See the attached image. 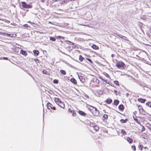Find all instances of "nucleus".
I'll use <instances>...</instances> for the list:
<instances>
[{
  "instance_id": "nucleus-1",
  "label": "nucleus",
  "mask_w": 151,
  "mask_h": 151,
  "mask_svg": "<svg viewBox=\"0 0 151 151\" xmlns=\"http://www.w3.org/2000/svg\"><path fill=\"white\" fill-rule=\"evenodd\" d=\"M116 66L119 68L124 69V68L125 67V64L122 62L119 61L117 62Z\"/></svg>"
},
{
  "instance_id": "nucleus-2",
  "label": "nucleus",
  "mask_w": 151,
  "mask_h": 151,
  "mask_svg": "<svg viewBox=\"0 0 151 151\" xmlns=\"http://www.w3.org/2000/svg\"><path fill=\"white\" fill-rule=\"evenodd\" d=\"M91 108L90 109V110H92L93 113L96 116H98L99 115V111L97 109V108L92 106H90Z\"/></svg>"
},
{
  "instance_id": "nucleus-3",
  "label": "nucleus",
  "mask_w": 151,
  "mask_h": 151,
  "mask_svg": "<svg viewBox=\"0 0 151 151\" xmlns=\"http://www.w3.org/2000/svg\"><path fill=\"white\" fill-rule=\"evenodd\" d=\"M22 6L23 8H31L32 6L30 5L27 4L25 2H22Z\"/></svg>"
},
{
  "instance_id": "nucleus-4",
  "label": "nucleus",
  "mask_w": 151,
  "mask_h": 151,
  "mask_svg": "<svg viewBox=\"0 0 151 151\" xmlns=\"http://www.w3.org/2000/svg\"><path fill=\"white\" fill-rule=\"evenodd\" d=\"M47 107L49 109H50V108H51V109L53 110L56 109L55 107H54L53 105L49 102L47 103Z\"/></svg>"
},
{
  "instance_id": "nucleus-5",
  "label": "nucleus",
  "mask_w": 151,
  "mask_h": 151,
  "mask_svg": "<svg viewBox=\"0 0 151 151\" xmlns=\"http://www.w3.org/2000/svg\"><path fill=\"white\" fill-rule=\"evenodd\" d=\"M1 35H3L4 36H8L9 37H12L13 34H9L6 33L1 32Z\"/></svg>"
},
{
  "instance_id": "nucleus-6",
  "label": "nucleus",
  "mask_w": 151,
  "mask_h": 151,
  "mask_svg": "<svg viewBox=\"0 0 151 151\" xmlns=\"http://www.w3.org/2000/svg\"><path fill=\"white\" fill-rule=\"evenodd\" d=\"M54 101L55 102L58 104H60L62 101L61 100L58 98H55L54 99Z\"/></svg>"
},
{
  "instance_id": "nucleus-7",
  "label": "nucleus",
  "mask_w": 151,
  "mask_h": 151,
  "mask_svg": "<svg viewBox=\"0 0 151 151\" xmlns=\"http://www.w3.org/2000/svg\"><path fill=\"white\" fill-rule=\"evenodd\" d=\"M78 77L80 80L83 83L85 81V79L84 78V77L82 76H78Z\"/></svg>"
},
{
  "instance_id": "nucleus-8",
  "label": "nucleus",
  "mask_w": 151,
  "mask_h": 151,
  "mask_svg": "<svg viewBox=\"0 0 151 151\" xmlns=\"http://www.w3.org/2000/svg\"><path fill=\"white\" fill-rule=\"evenodd\" d=\"M138 101L139 102L142 103H144L146 101V100L145 99H143L142 98H139L138 99Z\"/></svg>"
},
{
  "instance_id": "nucleus-9",
  "label": "nucleus",
  "mask_w": 151,
  "mask_h": 151,
  "mask_svg": "<svg viewBox=\"0 0 151 151\" xmlns=\"http://www.w3.org/2000/svg\"><path fill=\"white\" fill-rule=\"evenodd\" d=\"M20 53L24 55V56H26L27 55V52L23 50H21Z\"/></svg>"
},
{
  "instance_id": "nucleus-10",
  "label": "nucleus",
  "mask_w": 151,
  "mask_h": 151,
  "mask_svg": "<svg viewBox=\"0 0 151 151\" xmlns=\"http://www.w3.org/2000/svg\"><path fill=\"white\" fill-rule=\"evenodd\" d=\"M59 106H60V107L64 109L65 108V105L64 103L62 102H61L59 104H58Z\"/></svg>"
},
{
  "instance_id": "nucleus-11",
  "label": "nucleus",
  "mask_w": 151,
  "mask_h": 151,
  "mask_svg": "<svg viewBox=\"0 0 151 151\" xmlns=\"http://www.w3.org/2000/svg\"><path fill=\"white\" fill-rule=\"evenodd\" d=\"M70 81L74 84H77V81L74 78H72L70 79Z\"/></svg>"
},
{
  "instance_id": "nucleus-12",
  "label": "nucleus",
  "mask_w": 151,
  "mask_h": 151,
  "mask_svg": "<svg viewBox=\"0 0 151 151\" xmlns=\"http://www.w3.org/2000/svg\"><path fill=\"white\" fill-rule=\"evenodd\" d=\"M127 140L129 143H132L133 141L132 139L129 137L127 138Z\"/></svg>"
},
{
  "instance_id": "nucleus-13",
  "label": "nucleus",
  "mask_w": 151,
  "mask_h": 151,
  "mask_svg": "<svg viewBox=\"0 0 151 151\" xmlns=\"http://www.w3.org/2000/svg\"><path fill=\"white\" fill-rule=\"evenodd\" d=\"M119 109L121 111L124 110V106L122 104H121L119 106Z\"/></svg>"
},
{
  "instance_id": "nucleus-14",
  "label": "nucleus",
  "mask_w": 151,
  "mask_h": 151,
  "mask_svg": "<svg viewBox=\"0 0 151 151\" xmlns=\"http://www.w3.org/2000/svg\"><path fill=\"white\" fill-rule=\"evenodd\" d=\"M33 53L36 56H37L39 54V52L37 50H34L33 51Z\"/></svg>"
},
{
  "instance_id": "nucleus-15",
  "label": "nucleus",
  "mask_w": 151,
  "mask_h": 151,
  "mask_svg": "<svg viewBox=\"0 0 151 151\" xmlns=\"http://www.w3.org/2000/svg\"><path fill=\"white\" fill-rule=\"evenodd\" d=\"M78 113L81 115L83 116H85L86 114V113L85 112L81 111H78Z\"/></svg>"
},
{
  "instance_id": "nucleus-16",
  "label": "nucleus",
  "mask_w": 151,
  "mask_h": 151,
  "mask_svg": "<svg viewBox=\"0 0 151 151\" xmlns=\"http://www.w3.org/2000/svg\"><path fill=\"white\" fill-rule=\"evenodd\" d=\"M99 127L97 125L94 126L93 127V129L96 131H98L99 130Z\"/></svg>"
},
{
  "instance_id": "nucleus-17",
  "label": "nucleus",
  "mask_w": 151,
  "mask_h": 151,
  "mask_svg": "<svg viewBox=\"0 0 151 151\" xmlns=\"http://www.w3.org/2000/svg\"><path fill=\"white\" fill-rule=\"evenodd\" d=\"M92 47L95 50L98 49H99V47L95 45H93L92 46Z\"/></svg>"
},
{
  "instance_id": "nucleus-18",
  "label": "nucleus",
  "mask_w": 151,
  "mask_h": 151,
  "mask_svg": "<svg viewBox=\"0 0 151 151\" xmlns=\"http://www.w3.org/2000/svg\"><path fill=\"white\" fill-rule=\"evenodd\" d=\"M112 102V100L110 99H107L106 101V102L109 104H110Z\"/></svg>"
},
{
  "instance_id": "nucleus-19",
  "label": "nucleus",
  "mask_w": 151,
  "mask_h": 151,
  "mask_svg": "<svg viewBox=\"0 0 151 151\" xmlns=\"http://www.w3.org/2000/svg\"><path fill=\"white\" fill-rule=\"evenodd\" d=\"M119 102V101L117 100H115L114 102V104L116 106H117Z\"/></svg>"
},
{
  "instance_id": "nucleus-20",
  "label": "nucleus",
  "mask_w": 151,
  "mask_h": 151,
  "mask_svg": "<svg viewBox=\"0 0 151 151\" xmlns=\"http://www.w3.org/2000/svg\"><path fill=\"white\" fill-rule=\"evenodd\" d=\"M127 121V119H126L125 120L123 119H121L120 120V121L121 123H124L126 122Z\"/></svg>"
},
{
  "instance_id": "nucleus-21",
  "label": "nucleus",
  "mask_w": 151,
  "mask_h": 151,
  "mask_svg": "<svg viewBox=\"0 0 151 151\" xmlns=\"http://www.w3.org/2000/svg\"><path fill=\"white\" fill-rule=\"evenodd\" d=\"M121 132L124 135H125L126 134V132L123 129H121Z\"/></svg>"
},
{
  "instance_id": "nucleus-22",
  "label": "nucleus",
  "mask_w": 151,
  "mask_h": 151,
  "mask_svg": "<svg viewBox=\"0 0 151 151\" xmlns=\"http://www.w3.org/2000/svg\"><path fill=\"white\" fill-rule=\"evenodd\" d=\"M60 72L63 75H65L66 74L65 71L63 70H60Z\"/></svg>"
},
{
  "instance_id": "nucleus-23",
  "label": "nucleus",
  "mask_w": 151,
  "mask_h": 151,
  "mask_svg": "<svg viewBox=\"0 0 151 151\" xmlns=\"http://www.w3.org/2000/svg\"><path fill=\"white\" fill-rule=\"evenodd\" d=\"M84 59V58L82 57L81 55H80L79 56V60L81 61H83Z\"/></svg>"
},
{
  "instance_id": "nucleus-24",
  "label": "nucleus",
  "mask_w": 151,
  "mask_h": 151,
  "mask_svg": "<svg viewBox=\"0 0 151 151\" xmlns=\"http://www.w3.org/2000/svg\"><path fill=\"white\" fill-rule=\"evenodd\" d=\"M146 105L151 108V102H148L146 104Z\"/></svg>"
},
{
  "instance_id": "nucleus-25",
  "label": "nucleus",
  "mask_w": 151,
  "mask_h": 151,
  "mask_svg": "<svg viewBox=\"0 0 151 151\" xmlns=\"http://www.w3.org/2000/svg\"><path fill=\"white\" fill-rule=\"evenodd\" d=\"M67 43L68 44L74 45V43L73 42L69 41H67Z\"/></svg>"
},
{
  "instance_id": "nucleus-26",
  "label": "nucleus",
  "mask_w": 151,
  "mask_h": 151,
  "mask_svg": "<svg viewBox=\"0 0 151 151\" xmlns=\"http://www.w3.org/2000/svg\"><path fill=\"white\" fill-rule=\"evenodd\" d=\"M50 40L52 41H55L56 40L55 38L53 37H50Z\"/></svg>"
},
{
  "instance_id": "nucleus-27",
  "label": "nucleus",
  "mask_w": 151,
  "mask_h": 151,
  "mask_svg": "<svg viewBox=\"0 0 151 151\" xmlns=\"http://www.w3.org/2000/svg\"><path fill=\"white\" fill-rule=\"evenodd\" d=\"M72 113L73 116H76V112L74 110H73V111L72 112Z\"/></svg>"
},
{
  "instance_id": "nucleus-28",
  "label": "nucleus",
  "mask_w": 151,
  "mask_h": 151,
  "mask_svg": "<svg viewBox=\"0 0 151 151\" xmlns=\"http://www.w3.org/2000/svg\"><path fill=\"white\" fill-rule=\"evenodd\" d=\"M143 147V145H140L138 146L140 150H142V148Z\"/></svg>"
},
{
  "instance_id": "nucleus-29",
  "label": "nucleus",
  "mask_w": 151,
  "mask_h": 151,
  "mask_svg": "<svg viewBox=\"0 0 151 151\" xmlns=\"http://www.w3.org/2000/svg\"><path fill=\"white\" fill-rule=\"evenodd\" d=\"M114 83L117 86L119 85V82L117 81H114Z\"/></svg>"
},
{
  "instance_id": "nucleus-30",
  "label": "nucleus",
  "mask_w": 151,
  "mask_h": 151,
  "mask_svg": "<svg viewBox=\"0 0 151 151\" xmlns=\"http://www.w3.org/2000/svg\"><path fill=\"white\" fill-rule=\"evenodd\" d=\"M58 80L55 79L53 81L54 83H56V84L58 83Z\"/></svg>"
},
{
  "instance_id": "nucleus-31",
  "label": "nucleus",
  "mask_w": 151,
  "mask_h": 151,
  "mask_svg": "<svg viewBox=\"0 0 151 151\" xmlns=\"http://www.w3.org/2000/svg\"><path fill=\"white\" fill-rule=\"evenodd\" d=\"M103 117L104 119H107L108 118V116L107 115L105 114L103 116Z\"/></svg>"
},
{
  "instance_id": "nucleus-32",
  "label": "nucleus",
  "mask_w": 151,
  "mask_h": 151,
  "mask_svg": "<svg viewBox=\"0 0 151 151\" xmlns=\"http://www.w3.org/2000/svg\"><path fill=\"white\" fill-rule=\"evenodd\" d=\"M1 59H4L6 60H8V58L7 57H1Z\"/></svg>"
},
{
  "instance_id": "nucleus-33",
  "label": "nucleus",
  "mask_w": 151,
  "mask_h": 151,
  "mask_svg": "<svg viewBox=\"0 0 151 151\" xmlns=\"http://www.w3.org/2000/svg\"><path fill=\"white\" fill-rule=\"evenodd\" d=\"M104 75L105 76L107 77V78H110V77L109 76V75H108V74H107V73H105V74H104Z\"/></svg>"
},
{
  "instance_id": "nucleus-34",
  "label": "nucleus",
  "mask_w": 151,
  "mask_h": 151,
  "mask_svg": "<svg viewBox=\"0 0 151 151\" xmlns=\"http://www.w3.org/2000/svg\"><path fill=\"white\" fill-rule=\"evenodd\" d=\"M145 127L144 126H142V129L141 130V131L142 132L144 131H145Z\"/></svg>"
},
{
  "instance_id": "nucleus-35",
  "label": "nucleus",
  "mask_w": 151,
  "mask_h": 151,
  "mask_svg": "<svg viewBox=\"0 0 151 151\" xmlns=\"http://www.w3.org/2000/svg\"><path fill=\"white\" fill-rule=\"evenodd\" d=\"M132 148L135 151L136 150V147L135 146H132Z\"/></svg>"
},
{
  "instance_id": "nucleus-36",
  "label": "nucleus",
  "mask_w": 151,
  "mask_h": 151,
  "mask_svg": "<svg viewBox=\"0 0 151 151\" xmlns=\"http://www.w3.org/2000/svg\"><path fill=\"white\" fill-rule=\"evenodd\" d=\"M100 78H101V79L102 80H103V81H105V82H106V83H107V81H106V80H105L103 78H102V77H100Z\"/></svg>"
},
{
  "instance_id": "nucleus-37",
  "label": "nucleus",
  "mask_w": 151,
  "mask_h": 151,
  "mask_svg": "<svg viewBox=\"0 0 151 151\" xmlns=\"http://www.w3.org/2000/svg\"><path fill=\"white\" fill-rule=\"evenodd\" d=\"M37 63H39V60L38 59H35L34 60Z\"/></svg>"
},
{
  "instance_id": "nucleus-38",
  "label": "nucleus",
  "mask_w": 151,
  "mask_h": 151,
  "mask_svg": "<svg viewBox=\"0 0 151 151\" xmlns=\"http://www.w3.org/2000/svg\"><path fill=\"white\" fill-rule=\"evenodd\" d=\"M90 126L91 127H93L94 126V125L93 124H90Z\"/></svg>"
},
{
  "instance_id": "nucleus-39",
  "label": "nucleus",
  "mask_w": 151,
  "mask_h": 151,
  "mask_svg": "<svg viewBox=\"0 0 151 151\" xmlns=\"http://www.w3.org/2000/svg\"><path fill=\"white\" fill-rule=\"evenodd\" d=\"M114 93H115V95H117L118 94L117 93V91L114 89Z\"/></svg>"
},
{
  "instance_id": "nucleus-40",
  "label": "nucleus",
  "mask_w": 151,
  "mask_h": 151,
  "mask_svg": "<svg viewBox=\"0 0 151 151\" xmlns=\"http://www.w3.org/2000/svg\"><path fill=\"white\" fill-rule=\"evenodd\" d=\"M147 127L149 129L151 130V125H150L149 124Z\"/></svg>"
},
{
  "instance_id": "nucleus-41",
  "label": "nucleus",
  "mask_w": 151,
  "mask_h": 151,
  "mask_svg": "<svg viewBox=\"0 0 151 151\" xmlns=\"http://www.w3.org/2000/svg\"><path fill=\"white\" fill-rule=\"evenodd\" d=\"M84 96L87 99H89V96L88 95H85V96Z\"/></svg>"
},
{
  "instance_id": "nucleus-42",
  "label": "nucleus",
  "mask_w": 151,
  "mask_h": 151,
  "mask_svg": "<svg viewBox=\"0 0 151 151\" xmlns=\"http://www.w3.org/2000/svg\"><path fill=\"white\" fill-rule=\"evenodd\" d=\"M24 27H29V26L27 24H25L24 25Z\"/></svg>"
},
{
  "instance_id": "nucleus-43",
  "label": "nucleus",
  "mask_w": 151,
  "mask_h": 151,
  "mask_svg": "<svg viewBox=\"0 0 151 151\" xmlns=\"http://www.w3.org/2000/svg\"><path fill=\"white\" fill-rule=\"evenodd\" d=\"M4 22L7 23H9L10 22V21L7 20H5Z\"/></svg>"
},
{
  "instance_id": "nucleus-44",
  "label": "nucleus",
  "mask_w": 151,
  "mask_h": 151,
  "mask_svg": "<svg viewBox=\"0 0 151 151\" xmlns=\"http://www.w3.org/2000/svg\"><path fill=\"white\" fill-rule=\"evenodd\" d=\"M87 59L88 61H89L91 63H92V62L91 61V60L90 59H89V58H87Z\"/></svg>"
},
{
  "instance_id": "nucleus-45",
  "label": "nucleus",
  "mask_w": 151,
  "mask_h": 151,
  "mask_svg": "<svg viewBox=\"0 0 151 151\" xmlns=\"http://www.w3.org/2000/svg\"><path fill=\"white\" fill-rule=\"evenodd\" d=\"M120 37L124 39H125L126 38L124 36H122V37Z\"/></svg>"
},
{
  "instance_id": "nucleus-46",
  "label": "nucleus",
  "mask_w": 151,
  "mask_h": 151,
  "mask_svg": "<svg viewBox=\"0 0 151 151\" xmlns=\"http://www.w3.org/2000/svg\"><path fill=\"white\" fill-rule=\"evenodd\" d=\"M1 24H2V26H6V24H3V25H2V24H3V22H1Z\"/></svg>"
},
{
  "instance_id": "nucleus-47",
  "label": "nucleus",
  "mask_w": 151,
  "mask_h": 151,
  "mask_svg": "<svg viewBox=\"0 0 151 151\" xmlns=\"http://www.w3.org/2000/svg\"><path fill=\"white\" fill-rule=\"evenodd\" d=\"M68 111L70 112H72L73 110H71L70 109H68Z\"/></svg>"
},
{
  "instance_id": "nucleus-48",
  "label": "nucleus",
  "mask_w": 151,
  "mask_h": 151,
  "mask_svg": "<svg viewBox=\"0 0 151 151\" xmlns=\"http://www.w3.org/2000/svg\"><path fill=\"white\" fill-rule=\"evenodd\" d=\"M134 119L135 121H137L138 120V119H137L136 118L135 119V118H134Z\"/></svg>"
},
{
  "instance_id": "nucleus-49",
  "label": "nucleus",
  "mask_w": 151,
  "mask_h": 151,
  "mask_svg": "<svg viewBox=\"0 0 151 151\" xmlns=\"http://www.w3.org/2000/svg\"><path fill=\"white\" fill-rule=\"evenodd\" d=\"M49 23H50V24H52V23H51V22H49Z\"/></svg>"
},
{
  "instance_id": "nucleus-50",
  "label": "nucleus",
  "mask_w": 151,
  "mask_h": 151,
  "mask_svg": "<svg viewBox=\"0 0 151 151\" xmlns=\"http://www.w3.org/2000/svg\"><path fill=\"white\" fill-rule=\"evenodd\" d=\"M58 37H59L60 38L61 37L60 36H59Z\"/></svg>"
},
{
  "instance_id": "nucleus-51",
  "label": "nucleus",
  "mask_w": 151,
  "mask_h": 151,
  "mask_svg": "<svg viewBox=\"0 0 151 151\" xmlns=\"http://www.w3.org/2000/svg\"><path fill=\"white\" fill-rule=\"evenodd\" d=\"M111 56H112H112H113V54H112V55H111Z\"/></svg>"
},
{
  "instance_id": "nucleus-52",
  "label": "nucleus",
  "mask_w": 151,
  "mask_h": 151,
  "mask_svg": "<svg viewBox=\"0 0 151 151\" xmlns=\"http://www.w3.org/2000/svg\"><path fill=\"white\" fill-rule=\"evenodd\" d=\"M42 2H43V0H42Z\"/></svg>"
}]
</instances>
